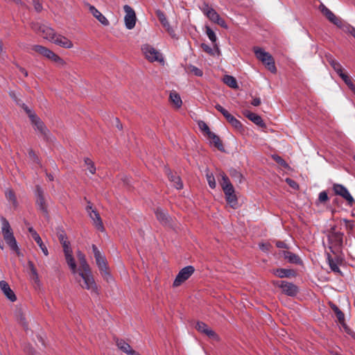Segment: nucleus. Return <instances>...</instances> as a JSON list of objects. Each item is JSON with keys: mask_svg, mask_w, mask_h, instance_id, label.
<instances>
[{"mask_svg": "<svg viewBox=\"0 0 355 355\" xmlns=\"http://www.w3.org/2000/svg\"><path fill=\"white\" fill-rule=\"evenodd\" d=\"M76 254L80 265V268L78 272V276L83 280V284H80V286L85 289L96 293V285L91 273L89 266L86 261L85 254L80 250H78Z\"/></svg>", "mask_w": 355, "mask_h": 355, "instance_id": "f257e3e1", "label": "nucleus"}, {"mask_svg": "<svg viewBox=\"0 0 355 355\" xmlns=\"http://www.w3.org/2000/svg\"><path fill=\"white\" fill-rule=\"evenodd\" d=\"M96 265L101 272L103 277L107 282H110L113 280L112 276L108 271L105 257L101 252L98 248L93 244L92 246Z\"/></svg>", "mask_w": 355, "mask_h": 355, "instance_id": "f03ea898", "label": "nucleus"}, {"mask_svg": "<svg viewBox=\"0 0 355 355\" xmlns=\"http://www.w3.org/2000/svg\"><path fill=\"white\" fill-rule=\"evenodd\" d=\"M253 51L256 58L265 64L269 71L272 73L277 71L274 59L269 53L265 51L260 47H254Z\"/></svg>", "mask_w": 355, "mask_h": 355, "instance_id": "7ed1b4c3", "label": "nucleus"}, {"mask_svg": "<svg viewBox=\"0 0 355 355\" xmlns=\"http://www.w3.org/2000/svg\"><path fill=\"white\" fill-rule=\"evenodd\" d=\"M1 230L2 234L6 243L10 246L12 250H17V241L13 235L12 230L10 227V223L8 220L5 218H1Z\"/></svg>", "mask_w": 355, "mask_h": 355, "instance_id": "20e7f679", "label": "nucleus"}, {"mask_svg": "<svg viewBox=\"0 0 355 355\" xmlns=\"http://www.w3.org/2000/svg\"><path fill=\"white\" fill-rule=\"evenodd\" d=\"M142 52L145 55V57L150 62H159L164 63V58L162 55L156 50L154 47L149 44H144L141 47Z\"/></svg>", "mask_w": 355, "mask_h": 355, "instance_id": "39448f33", "label": "nucleus"}, {"mask_svg": "<svg viewBox=\"0 0 355 355\" xmlns=\"http://www.w3.org/2000/svg\"><path fill=\"white\" fill-rule=\"evenodd\" d=\"M332 189L336 196H339L345 199L349 205L352 206L355 202L354 198L344 185L334 183L333 184Z\"/></svg>", "mask_w": 355, "mask_h": 355, "instance_id": "423d86ee", "label": "nucleus"}, {"mask_svg": "<svg viewBox=\"0 0 355 355\" xmlns=\"http://www.w3.org/2000/svg\"><path fill=\"white\" fill-rule=\"evenodd\" d=\"M273 284L280 288L282 293L288 296L294 297L299 292L298 287L296 285L287 281H277L274 282Z\"/></svg>", "mask_w": 355, "mask_h": 355, "instance_id": "0eeeda50", "label": "nucleus"}, {"mask_svg": "<svg viewBox=\"0 0 355 355\" xmlns=\"http://www.w3.org/2000/svg\"><path fill=\"white\" fill-rule=\"evenodd\" d=\"M194 271V267L192 266H187L181 269L173 282V286H179L182 283L187 280Z\"/></svg>", "mask_w": 355, "mask_h": 355, "instance_id": "6e6552de", "label": "nucleus"}, {"mask_svg": "<svg viewBox=\"0 0 355 355\" xmlns=\"http://www.w3.org/2000/svg\"><path fill=\"white\" fill-rule=\"evenodd\" d=\"M320 11L322 13L323 15H324L327 19L338 26L340 28H342L343 25L345 24L344 23L341 19L336 17L328 8H327L324 4H321L319 6Z\"/></svg>", "mask_w": 355, "mask_h": 355, "instance_id": "1a4fd4ad", "label": "nucleus"}, {"mask_svg": "<svg viewBox=\"0 0 355 355\" xmlns=\"http://www.w3.org/2000/svg\"><path fill=\"white\" fill-rule=\"evenodd\" d=\"M123 10L125 12L124 17L125 27L131 30L132 29L136 24V15L134 10L128 5L123 6Z\"/></svg>", "mask_w": 355, "mask_h": 355, "instance_id": "9d476101", "label": "nucleus"}, {"mask_svg": "<svg viewBox=\"0 0 355 355\" xmlns=\"http://www.w3.org/2000/svg\"><path fill=\"white\" fill-rule=\"evenodd\" d=\"M225 200L228 205L233 209H236L238 207V200L235 194V191L234 187H229L228 189L225 188L223 190Z\"/></svg>", "mask_w": 355, "mask_h": 355, "instance_id": "9b49d317", "label": "nucleus"}, {"mask_svg": "<svg viewBox=\"0 0 355 355\" xmlns=\"http://www.w3.org/2000/svg\"><path fill=\"white\" fill-rule=\"evenodd\" d=\"M196 328L199 332L205 334L210 338L217 339L218 338L217 334L203 322H198Z\"/></svg>", "mask_w": 355, "mask_h": 355, "instance_id": "f8f14e48", "label": "nucleus"}, {"mask_svg": "<svg viewBox=\"0 0 355 355\" xmlns=\"http://www.w3.org/2000/svg\"><path fill=\"white\" fill-rule=\"evenodd\" d=\"M32 123L35 126V130H37L42 136H43L46 139H49L48 134L49 130L44 125V123L37 117H35L34 119L31 120Z\"/></svg>", "mask_w": 355, "mask_h": 355, "instance_id": "ddd939ff", "label": "nucleus"}, {"mask_svg": "<svg viewBox=\"0 0 355 355\" xmlns=\"http://www.w3.org/2000/svg\"><path fill=\"white\" fill-rule=\"evenodd\" d=\"M203 13L214 23L220 17L218 12L212 8H210L207 3H204L201 8Z\"/></svg>", "mask_w": 355, "mask_h": 355, "instance_id": "4468645a", "label": "nucleus"}, {"mask_svg": "<svg viewBox=\"0 0 355 355\" xmlns=\"http://www.w3.org/2000/svg\"><path fill=\"white\" fill-rule=\"evenodd\" d=\"M51 42L63 48L71 49L73 47V43L71 41L61 35L55 34Z\"/></svg>", "mask_w": 355, "mask_h": 355, "instance_id": "2eb2a0df", "label": "nucleus"}, {"mask_svg": "<svg viewBox=\"0 0 355 355\" xmlns=\"http://www.w3.org/2000/svg\"><path fill=\"white\" fill-rule=\"evenodd\" d=\"M28 232L31 234L32 238L35 241V242L37 243V245L40 246V249L42 250V252L44 254V255L47 256L49 254L48 250L46 247L44 245V244L42 242V240L40 235L37 234V232L33 229V227H28Z\"/></svg>", "mask_w": 355, "mask_h": 355, "instance_id": "dca6fc26", "label": "nucleus"}, {"mask_svg": "<svg viewBox=\"0 0 355 355\" xmlns=\"http://www.w3.org/2000/svg\"><path fill=\"white\" fill-rule=\"evenodd\" d=\"M0 288L9 300L11 302L16 301L17 297L15 294L6 281H0Z\"/></svg>", "mask_w": 355, "mask_h": 355, "instance_id": "f3484780", "label": "nucleus"}, {"mask_svg": "<svg viewBox=\"0 0 355 355\" xmlns=\"http://www.w3.org/2000/svg\"><path fill=\"white\" fill-rule=\"evenodd\" d=\"M271 272L273 275L279 278L291 277L295 275V272L291 269L277 268L273 269Z\"/></svg>", "mask_w": 355, "mask_h": 355, "instance_id": "a211bd4d", "label": "nucleus"}, {"mask_svg": "<svg viewBox=\"0 0 355 355\" xmlns=\"http://www.w3.org/2000/svg\"><path fill=\"white\" fill-rule=\"evenodd\" d=\"M156 15L164 28H166L170 35H172L174 33V31L170 26V24L168 21L164 13L162 11L158 10L156 11Z\"/></svg>", "mask_w": 355, "mask_h": 355, "instance_id": "6ab92c4d", "label": "nucleus"}, {"mask_svg": "<svg viewBox=\"0 0 355 355\" xmlns=\"http://www.w3.org/2000/svg\"><path fill=\"white\" fill-rule=\"evenodd\" d=\"M243 114L245 116H246L248 119H250L251 121H252L256 125L260 126V127H264L265 123L263 122L261 117L253 112H251L249 110H245L243 112Z\"/></svg>", "mask_w": 355, "mask_h": 355, "instance_id": "aec40b11", "label": "nucleus"}, {"mask_svg": "<svg viewBox=\"0 0 355 355\" xmlns=\"http://www.w3.org/2000/svg\"><path fill=\"white\" fill-rule=\"evenodd\" d=\"M89 216L93 220L94 224L96 226V227L98 230L103 232L104 227H103V222H102V220H101V218L99 214L96 211H91V212H89Z\"/></svg>", "mask_w": 355, "mask_h": 355, "instance_id": "412c9836", "label": "nucleus"}, {"mask_svg": "<svg viewBox=\"0 0 355 355\" xmlns=\"http://www.w3.org/2000/svg\"><path fill=\"white\" fill-rule=\"evenodd\" d=\"M89 11L93 15V16L96 18L100 23H101L104 26L109 25V21L107 18L100 12L98 11L94 6H89Z\"/></svg>", "mask_w": 355, "mask_h": 355, "instance_id": "4be33fe9", "label": "nucleus"}, {"mask_svg": "<svg viewBox=\"0 0 355 355\" xmlns=\"http://www.w3.org/2000/svg\"><path fill=\"white\" fill-rule=\"evenodd\" d=\"M282 254L289 263L295 264H300L302 263L301 259L299 256L293 252L290 251H282Z\"/></svg>", "mask_w": 355, "mask_h": 355, "instance_id": "5701e85b", "label": "nucleus"}, {"mask_svg": "<svg viewBox=\"0 0 355 355\" xmlns=\"http://www.w3.org/2000/svg\"><path fill=\"white\" fill-rule=\"evenodd\" d=\"M32 50L37 53H39L40 54L42 55L43 56L49 60L51 58L52 55L54 53L51 50L41 45H33L32 46Z\"/></svg>", "mask_w": 355, "mask_h": 355, "instance_id": "b1692460", "label": "nucleus"}, {"mask_svg": "<svg viewBox=\"0 0 355 355\" xmlns=\"http://www.w3.org/2000/svg\"><path fill=\"white\" fill-rule=\"evenodd\" d=\"M155 215L157 220L164 225L169 223L170 217L166 211L161 208H157L155 211Z\"/></svg>", "mask_w": 355, "mask_h": 355, "instance_id": "393cba45", "label": "nucleus"}, {"mask_svg": "<svg viewBox=\"0 0 355 355\" xmlns=\"http://www.w3.org/2000/svg\"><path fill=\"white\" fill-rule=\"evenodd\" d=\"M40 35L43 37L44 39L51 42L55 33L53 28L44 24Z\"/></svg>", "mask_w": 355, "mask_h": 355, "instance_id": "a878e982", "label": "nucleus"}, {"mask_svg": "<svg viewBox=\"0 0 355 355\" xmlns=\"http://www.w3.org/2000/svg\"><path fill=\"white\" fill-rule=\"evenodd\" d=\"M327 61L338 76L344 73L340 63L335 60L331 55L327 56Z\"/></svg>", "mask_w": 355, "mask_h": 355, "instance_id": "bb28decb", "label": "nucleus"}, {"mask_svg": "<svg viewBox=\"0 0 355 355\" xmlns=\"http://www.w3.org/2000/svg\"><path fill=\"white\" fill-rule=\"evenodd\" d=\"M5 196L7 200L12 205L14 208L18 207V202L15 196V193L11 189H6L5 191Z\"/></svg>", "mask_w": 355, "mask_h": 355, "instance_id": "cd10ccee", "label": "nucleus"}, {"mask_svg": "<svg viewBox=\"0 0 355 355\" xmlns=\"http://www.w3.org/2000/svg\"><path fill=\"white\" fill-rule=\"evenodd\" d=\"M168 177L169 180L173 183V187H175L177 189H182L183 184L179 176L173 174L170 171H168Z\"/></svg>", "mask_w": 355, "mask_h": 355, "instance_id": "c85d7f7f", "label": "nucleus"}, {"mask_svg": "<svg viewBox=\"0 0 355 355\" xmlns=\"http://www.w3.org/2000/svg\"><path fill=\"white\" fill-rule=\"evenodd\" d=\"M208 137L211 140V143H212L214 146L216 147L219 150H224L223 145L218 135H216L214 132H211L209 133Z\"/></svg>", "mask_w": 355, "mask_h": 355, "instance_id": "c756f323", "label": "nucleus"}, {"mask_svg": "<svg viewBox=\"0 0 355 355\" xmlns=\"http://www.w3.org/2000/svg\"><path fill=\"white\" fill-rule=\"evenodd\" d=\"M64 256H65L66 261H67L69 267L70 268V270H71L72 274L76 275L78 272L77 266H76V263L74 258L73 257L72 254H68Z\"/></svg>", "mask_w": 355, "mask_h": 355, "instance_id": "7c9ffc66", "label": "nucleus"}, {"mask_svg": "<svg viewBox=\"0 0 355 355\" xmlns=\"http://www.w3.org/2000/svg\"><path fill=\"white\" fill-rule=\"evenodd\" d=\"M116 344L119 349L127 354L132 350L130 345L123 340L116 339Z\"/></svg>", "mask_w": 355, "mask_h": 355, "instance_id": "2f4dec72", "label": "nucleus"}, {"mask_svg": "<svg viewBox=\"0 0 355 355\" xmlns=\"http://www.w3.org/2000/svg\"><path fill=\"white\" fill-rule=\"evenodd\" d=\"M224 83L230 87L236 89L239 87L236 78L232 76L226 75L223 78Z\"/></svg>", "mask_w": 355, "mask_h": 355, "instance_id": "473e14b6", "label": "nucleus"}, {"mask_svg": "<svg viewBox=\"0 0 355 355\" xmlns=\"http://www.w3.org/2000/svg\"><path fill=\"white\" fill-rule=\"evenodd\" d=\"M171 101L174 104V105L179 108L181 107L182 104V101L180 96L176 92H171L169 96Z\"/></svg>", "mask_w": 355, "mask_h": 355, "instance_id": "72a5a7b5", "label": "nucleus"}, {"mask_svg": "<svg viewBox=\"0 0 355 355\" xmlns=\"http://www.w3.org/2000/svg\"><path fill=\"white\" fill-rule=\"evenodd\" d=\"M345 82V83L347 85L349 89L355 93V85L353 83L352 79L349 76H348L346 73H343L342 74H340L339 76Z\"/></svg>", "mask_w": 355, "mask_h": 355, "instance_id": "f704fd0d", "label": "nucleus"}, {"mask_svg": "<svg viewBox=\"0 0 355 355\" xmlns=\"http://www.w3.org/2000/svg\"><path fill=\"white\" fill-rule=\"evenodd\" d=\"M36 205L40 210L42 211L46 216H48L47 206L44 198H37L36 200Z\"/></svg>", "mask_w": 355, "mask_h": 355, "instance_id": "c9c22d12", "label": "nucleus"}, {"mask_svg": "<svg viewBox=\"0 0 355 355\" xmlns=\"http://www.w3.org/2000/svg\"><path fill=\"white\" fill-rule=\"evenodd\" d=\"M327 261H328V263H329V266L331 268V270L334 272H337V273H341V271L340 270V268L337 265V263L336 261H334L331 255L329 254H327Z\"/></svg>", "mask_w": 355, "mask_h": 355, "instance_id": "e433bc0d", "label": "nucleus"}, {"mask_svg": "<svg viewBox=\"0 0 355 355\" xmlns=\"http://www.w3.org/2000/svg\"><path fill=\"white\" fill-rule=\"evenodd\" d=\"M226 120L236 129L239 130L242 128L241 123L237 120L231 114L227 116Z\"/></svg>", "mask_w": 355, "mask_h": 355, "instance_id": "4c0bfd02", "label": "nucleus"}, {"mask_svg": "<svg viewBox=\"0 0 355 355\" xmlns=\"http://www.w3.org/2000/svg\"><path fill=\"white\" fill-rule=\"evenodd\" d=\"M221 178L222 180L220 184L221 185L223 190L225 189V188L228 189L229 187L230 188L233 187L228 177L224 173H221Z\"/></svg>", "mask_w": 355, "mask_h": 355, "instance_id": "58836bf2", "label": "nucleus"}, {"mask_svg": "<svg viewBox=\"0 0 355 355\" xmlns=\"http://www.w3.org/2000/svg\"><path fill=\"white\" fill-rule=\"evenodd\" d=\"M206 34L209 39L210 40V41L213 44H215L217 40V37L214 31L209 26H206Z\"/></svg>", "mask_w": 355, "mask_h": 355, "instance_id": "ea45409f", "label": "nucleus"}, {"mask_svg": "<svg viewBox=\"0 0 355 355\" xmlns=\"http://www.w3.org/2000/svg\"><path fill=\"white\" fill-rule=\"evenodd\" d=\"M331 236L332 237L333 239L335 240V241L338 245L343 244V233H341L340 232H333Z\"/></svg>", "mask_w": 355, "mask_h": 355, "instance_id": "a19ab883", "label": "nucleus"}, {"mask_svg": "<svg viewBox=\"0 0 355 355\" xmlns=\"http://www.w3.org/2000/svg\"><path fill=\"white\" fill-rule=\"evenodd\" d=\"M345 33H349L355 38V28L349 24H345L341 28Z\"/></svg>", "mask_w": 355, "mask_h": 355, "instance_id": "79ce46f5", "label": "nucleus"}, {"mask_svg": "<svg viewBox=\"0 0 355 355\" xmlns=\"http://www.w3.org/2000/svg\"><path fill=\"white\" fill-rule=\"evenodd\" d=\"M272 158L275 160L279 165L283 166L284 168L288 167V164L285 162V160L278 155L274 154L272 155Z\"/></svg>", "mask_w": 355, "mask_h": 355, "instance_id": "37998d69", "label": "nucleus"}, {"mask_svg": "<svg viewBox=\"0 0 355 355\" xmlns=\"http://www.w3.org/2000/svg\"><path fill=\"white\" fill-rule=\"evenodd\" d=\"M44 25V24L38 21H33L31 24V27L35 32L40 35Z\"/></svg>", "mask_w": 355, "mask_h": 355, "instance_id": "c03bdc74", "label": "nucleus"}, {"mask_svg": "<svg viewBox=\"0 0 355 355\" xmlns=\"http://www.w3.org/2000/svg\"><path fill=\"white\" fill-rule=\"evenodd\" d=\"M188 68L189 71L196 76L201 77L203 75L202 71L196 66L190 64L188 66Z\"/></svg>", "mask_w": 355, "mask_h": 355, "instance_id": "a18cd8bd", "label": "nucleus"}, {"mask_svg": "<svg viewBox=\"0 0 355 355\" xmlns=\"http://www.w3.org/2000/svg\"><path fill=\"white\" fill-rule=\"evenodd\" d=\"M85 164L87 166V170L92 173L94 174L96 172V167L94 165L93 162L89 158L85 159Z\"/></svg>", "mask_w": 355, "mask_h": 355, "instance_id": "49530a36", "label": "nucleus"}, {"mask_svg": "<svg viewBox=\"0 0 355 355\" xmlns=\"http://www.w3.org/2000/svg\"><path fill=\"white\" fill-rule=\"evenodd\" d=\"M51 60L53 61L55 64H57L60 67H62L65 64V62L62 58L56 55L55 53L52 55Z\"/></svg>", "mask_w": 355, "mask_h": 355, "instance_id": "de8ad7c7", "label": "nucleus"}, {"mask_svg": "<svg viewBox=\"0 0 355 355\" xmlns=\"http://www.w3.org/2000/svg\"><path fill=\"white\" fill-rule=\"evenodd\" d=\"M207 180L209 186L211 189H214L216 186L215 178L212 173H207L206 175Z\"/></svg>", "mask_w": 355, "mask_h": 355, "instance_id": "09e8293b", "label": "nucleus"}, {"mask_svg": "<svg viewBox=\"0 0 355 355\" xmlns=\"http://www.w3.org/2000/svg\"><path fill=\"white\" fill-rule=\"evenodd\" d=\"M329 197L326 191H322L319 193L317 203H324L328 201Z\"/></svg>", "mask_w": 355, "mask_h": 355, "instance_id": "8fccbe9b", "label": "nucleus"}, {"mask_svg": "<svg viewBox=\"0 0 355 355\" xmlns=\"http://www.w3.org/2000/svg\"><path fill=\"white\" fill-rule=\"evenodd\" d=\"M231 176L234 178L239 183L243 182V177L241 173L236 170H233L230 173Z\"/></svg>", "mask_w": 355, "mask_h": 355, "instance_id": "3c124183", "label": "nucleus"}, {"mask_svg": "<svg viewBox=\"0 0 355 355\" xmlns=\"http://www.w3.org/2000/svg\"><path fill=\"white\" fill-rule=\"evenodd\" d=\"M21 107L26 112V114L28 115V117L31 120L34 119L35 117L37 116L34 112L31 109H30L26 104L22 103Z\"/></svg>", "mask_w": 355, "mask_h": 355, "instance_id": "603ef678", "label": "nucleus"}, {"mask_svg": "<svg viewBox=\"0 0 355 355\" xmlns=\"http://www.w3.org/2000/svg\"><path fill=\"white\" fill-rule=\"evenodd\" d=\"M335 315L337 318V320L339 322V323L342 325V326H344L345 324V315L344 313L341 311V310L340 309L339 311H336L335 313Z\"/></svg>", "mask_w": 355, "mask_h": 355, "instance_id": "864d4df0", "label": "nucleus"}, {"mask_svg": "<svg viewBox=\"0 0 355 355\" xmlns=\"http://www.w3.org/2000/svg\"><path fill=\"white\" fill-rule=\"evenodd\" d=\"M62 245L63 248L64 255L68 254H72V249L70 247V243L69 241H63Z\"/></svg>", "mask_w": 355, "mask_h": 355, "instance_id": "5fc2aeb1", "label": "nucleus"}, {"mask_svg": "<svg viewBox=\"0 0 355 355\" xmlns=\"http://www.w3.org/2000/svg\"><path fill=\"white\" fill-rule=\"evenodd\" d=\"M29 268L31 270V274L33 275V278L35 279V281H38V274L37 272V270L33 263V262L29 261L28 262Z\"/></svg>", "mask_w": 355, "mask_h": 355, "instance_id": "6e6d98bb", "label": "nucleus"}, {"mask_svg": "<svg viewBox=\"0 0 355 355\" xmlns=\"http://www.w3.org/2000/svg\"><path fill=\"white\" fill-rule=\"evenodd\" d=\"M198 125H199L200 128L202 131H204V132H205L207 133V136H209V133H211V132H212L210 130V129H209V126H208V125H207L205 122H203V121H200V122L198 123Z\"/></svg>", "mask_w": 355, "mask_h": 355, "instance_id": "4d7b16f0", "label": "nucleus"}, {"mask_svg": "<svg viewBox=\"0 0 355 355\" xmlns=\"http://www.w3.org/2000/svg\"><path fill=\"white\" fill-rule=\"evenodd\" d=\"M215 108L220 112L224 117L226 119L227 116H229L230 114L228 112L227 110H226L225 108H223L220 105L216 104L215 105Z\"/></svg>", "mask_w": 355, "mask_h": 355, "instance_id": "13d9d810", "label": "nucleus"}, {"mask_svg": "<svg viewBox=\"0 0 355 355\" xmlns=\"http://www.w3.org/2000/svg\"><path fill=\"white\" fill-rule=\"evenodd\" d=\"M259 248L264 252H268L270 251V249L271 248V245L270 243H260L259 245Z\"/></svg>", "mask_w": 355, "mask_h": 355, "instance_id": "bf43d9fd", "label": "nucleus"}, {"mask_svg": "<svg viewBox=\"0 0 355 355\" xmlns=\"http://www.w3.org/2000/svg\"><path fill=\"white\" fill-rule=\"evenodd\" d=\"M201 47L204 51L208 53L210 55H214V49L206 44H202Z\"/></svg>", "mask_w": 355, "mask_h": 355, "instance_id": "052dcab7", "label": "nucleus"}, {"mask_svg": "<svg viewBox=\"0 0 355 355\" xmlns=\"http://www.w3.org/2000/svg\"><path fill=\"white\" fill-rule=\"evenodd\" d=\"M28 156L33 160V162H36L37 164H40L39 158L33 150H30L28 152Z\"/></svg>", "mask_w": 355, "mask_h": 355, "instance_id": "680f3d73", "label": "nucleus"}, {"mask_svg": "<svg viewBox=\"0 0 355 355\" xmlns=\"http://www.w3.org/2000/svg\"><path fill=\"white\" fill-rule=\"evenodd\" d=\"M35 195L37 198H44L42 189L40 186L36 187Z\"/></svg>", "mask_w": 355, "mask_h": 355, "instance_id": "e2e57ef3", "label": "nucleus"}, {"mask_svg": "<svg viewBox=\"0 0 355 355\" xmlns=\"http://www.w3.org/2000/svg\"><path fill=\"white\" fill-rule=\"evenodd\" d=\"M343 327L344 328L345 332L347 334L350 335L353 338L355 339V332L353 330L348 327L347 324H345L344 326H343Z\"/></svg>", "mask_w": 355, "mask_h": 355, "instance_id": "0e129e2a", "label": "nucleus"}, {"mask_svg": "<svg viewBox=\"0 0 355 355\" xmlns=\"http://www.w3.org/2000/svg\"><path fill=\"white\" fill-rule=\"evenodd\" d=\"M286 182L289 184L290 187H291L293 189L298 188L297 184L294 180L290 178L286 179Z\"/></svg>", "mask_w": 355, "mask_h": 355, "instance_id": "69168bd1", "label": "nucleus"}, {"mask_svg": "<svg viewBox=\"0 0 355 355\" xmlns=\"http://www.w3.org/2000/svg\"><path fill=\"white\" fill-rule=\"evenodd\" d=\"M216 24H218L219 26H220L223 28H227V25L225 21L221 17H220L218 19V20L216 22Z\"/></svg>", "mask_w": 355, "mask_h": 355, "instance_id": "338daca9", "label": "nucleus"}, {"mask_svg": "<svg viewBox=\"0 0 355 355\" xmlns=\"http://www.w3.org/2000/svg\"><path fill=\"white\" fill-rule=\"evenodd\" d=\"M34 8L37 12H40L42 10V6L39 1H34Z\"/></svg>", "mask_w": 355, "mask_h": 355, "instance_id": "774afa93", "label": "nucleus"}]
</instances>
